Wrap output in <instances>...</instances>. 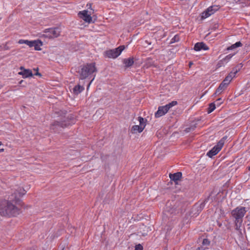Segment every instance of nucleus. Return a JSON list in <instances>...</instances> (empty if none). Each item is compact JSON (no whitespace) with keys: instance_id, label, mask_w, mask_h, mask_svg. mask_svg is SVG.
I'll return each instance as SVG.
<instances>
[{"instance_id":"obj_4","label":"nucleus","mask_w":250,"mask_h":250,"mask_svg":"<svg viewBox=\"0 0 250 250\" xmlns=\"http://www.w3.org/2000/svg\"><path fill=\"white\" fill-rule=\"evenodd\" d=\"M74 119L72 117L71 115H69L66 120H64L61 122H59L58 121H55L51 125V129L54 130V131H57L58 128L60 127H66L70 125L74 124Z\"/></svg>"},{"instance_id":"obj_9","label":"nucleus","mask_w":250,"mask_h":250,"mask_svg":"<svg viewBox=\"0 0 250 250\" xmlns=\"http://www.w3.org/2000/svg\"><path fill=\"white\" fill-rule=\"evenodd\" d=\"M139 125H135L132 127L131 132L132 133H140L143 131L146 126L145 119L141 117H139Z\"/></svg>"},{"instance_id":"obj_8","label":"nucleus","mask_w":250,"mask_h":250,"mask_svg":"<svg viewBox=\"0 0 250 250\" xmlns=\"http://www.w3.org/2000/svg\"><path fill=\"white\" fill-rule=\"evenodd\" d=\"M60 29L59 28H51L44 30L42 36L47 38L58 37L60 34Z\"/></svg>"},{"instance_id":"obj_31","label":"nucleus","mask_w":250,"mask_h":250,"mask_svg":"<svg viewBox=\"0 0 250 250\" xmlns=\"http://www.w3.org/2000/svg\"><path fill=\"white\" fill-rule=\"evenodd\" d=\"M36 75H40L39 73H37Z\"/></svg>"},{"instance_id":"obj_6","label":"nucleus","mask_w":250,"mask_h":250,"mask_svg":"<svg viewBox=\"0 0 250 250\" xmlns=\"http://www.w3.org/2000/svg\"><path fill=\"white\" fill-rule=\"evenodd\" d=\"M228 137L225 136L223 137L211 150L208 152L207 155L209 158H212L213 156L216 155L221 149L223 146L225 141L227 140Z\"/></svg>"},{"instance_id":"obj_11","label":"nucleus","mask_w":250,"mask_h":250,"mask_svg":"<svg viewBox=\"0 0 250 250\" xmlns=\"http://www.w3.org/2000/svg\"><path fill=\"white\" fill-rule=\"evenodd\" d=\"M26 191L23 188H19L14 193H12L9 198L11 201L17 202L19 200V198L24 195Z\"/></svg>"},{"instance_id":"obj_21","label":"nucleus","mask_w":250,"mask_h":250,"mask_svg":"<svg viewBox=\"0 0 250 250\" xmlns=\"http://www.w3.org/2000/svg\"><path fill=\"white\" fill-rule=\"evenodd\" d=\"M32 42H33V41H28V40H22V39L18 41V43L19 44H23V43H24V44H26V45H27L28 46H29L30 47H32Z\"/></svg>"},{"instance_id":"obj_14","label":"nucleus","mask_w":250,"mask_h":250,"mask_svg":"<svg viewBox=\"0 0 250 250\" xmlns=\"http://www.w3.org/2000/svg\"><path fill=\"white\" fill-rule=\"evenodd\" d=\"M194 49L196 51H200L201 50H208L209 49V48L204 42H199L195 43Z\"/></svg>"},{"instance_id":"obj_17","label":"nucleus","mask_w":250,"mask_h":250,"mask_svg":"<svg viewBox=\"0 0 250 250\" xmlns=\"http://www.w3.org/2000/svg\"><path fill=\"white\" fill-rule=\"evenodd\" d=\"M238 71V69L236 68H234L232 70V71L228 75V76L225 78L226 79L229 80V81H231L233 78H234L237 73Z\"/></svg>"},{"instance_id":"obj_16","label":"nucleus","mask_w":250,"mask_h":250,"mask_svg":"<svg viewBox=\"0 0 250 250\" xmlns=\"http://www.w3.org/2000/svg\"><path fill=\"white\" fill-rule=\"evenodd\" d=\"M42 45V42L39 40L33 41L32 47H34L35 50H41V47Z\"/></svg>"},{"instance_id":"obj_12","label":"nucleus","mask_w":250,"mask_h":250,"mask_svg":"<svg viewBox=\"0 0 250 250\" xmlns=\"http://www.w3.org/2000/svg\"><path fill=\"white\" fill-rule=\"evenodd\" d=\"M78 15L81 19H83L85 22L88 23L92 22V20L90 12H88L87 10H84L80 11Z\"/></svg>"},{"instance_id":"obj_23","label":"nucleus","mask_w":250,"mask_h":250,"mask_svg":"<svg viewBox=\"0 0 250 250\" xmlns=\"http://www.w3.org/2000/svg\"><path fill=\"white\" fill-rule=\"evenodd\" d=\"M234 54H229L225 57L224 59L220 61V62L223 63L225 62V63H227L232 57Z\"/></svg>"},{"instance_id":"obj_24","label":"nucleus","mask_w":250,"mask_h":250,"mask_svg":"<svg viewBox=\"0 0 250 250\" xmlns=\"http://www.w3.org/2000/svg\"><path fill=\"white\" fill-rule=\"evenodd\" d=\"M215 108L216 106L215 103H212L210 104L208 110V113H210L212 112L215 109Z\"/></svg>"},{"instance_id":"obj_26","label":"nucleus","mask_w":250,"mask_h":250,"mask_svg":"<svg viewBox=\"0 0 250 250\" xmlns=\"http://www.w3.org/2000/svg\"><path fill=\"white\" fill-rule=\"evenodd\" d=\"M223 103V100L221 98L218 99L215 102V105L219 106Z\"/></svg>"},{"instance_id":"obj_15","label":"nucleus","mask_w":250,"mask_h":250,"mask_svg":"<svg viewBox=\"0 0 250 250\" xmlns=\"http://www.w3.org/2000/svg\"><path fill=\"white\" fill-rule=\"evenodd\" d=\"M169 176L171 180L177 183L182 177V173L179 172L174 174H169Z\"/></svg>"},{"instance_id":"obj_1","label":"nucleus","mask_w":250,"mask_h":250,"mask_svg":"<svg viewBox=\"0 0 250 250\" xmlns=\"http://www.w3.org/2000/svg\"><path fill=\"white\" fill-rule=\"evenodd\" d=\"M97 71L95 63H87L83 66L79 70V73L81 80H83L86 79L92 78L91 81L88 83L87 88L94 80Z\"/></svg>"},{"instance_id":"obj_22","label":"nucleus","mask_w":250,"mask_h":250,"mask_svg":"<svg viewBox=\"0 0 250 250\" xmlns=\"http://www.w3.org/2000/svg\"><path fill=\"white\" fill-rule=\"evenodd\" d=\"M242 45V44L240 42H237L234 44L231 45L228 48V50H232L238 47H240Z\"/></svg>"},{"instance_id":"obj_27","label":"nucleus","mask_w":250,"mask_h":250,"mask_svg":"<svg viewBox=\"0 0 250 250\" xmlns=\"http://www.w3.org/2000/svg\"><path fill=\"white\" fill-rule=\"evenodd\" d=\"M143 246L141 244L137 245L135 246V250H143Z\"/></svg>"},{"instance_id":"obj_30","label":"nucleus","mask_w":250,"mask_h":250,"mask_svg":"<svg viewBox=\"0 0 250 250\" xmlns=\"http://www.w3.org/2000/svg\"><path fill=\"white\" fill-rule=\"evenodd\" d=\"M23 82L22 80L20 82V83L21 84L22 83V82Z\"/></svg>"},{"instance_id":"obj_28","label":"nucleus","mask_w":250,"mask_h":250,"mask_svg":"<svg viewBox=\"0 0 250 250\" xmlns=\"http://www.w3.org/2000/svg\"><path fill=\"white\" fill-rule=\"evenodd\" d=\"M230 82L229 81V80H228L227 79H225L222 83H223L224 84H225V85L227 86Z\"/></svg>"},{"instance_id":"obj_2","label":"nucleus","mask_w":250,"mask_h":250,"mask_svg":"<svg viewBox=\"0 0 250 250\" xmlns=\"http://www.w3.org/2000/svg\"><path fill=\"white\" fill-rule=\"evenodd\" d=\"M247 212L246 208L238 207L231 211V214L234 219L235 229H240L243 222V217Z\"/></svg>"},{"instance_id":"obj_10","label":"nucleus","mask_w":250,"mask_h":250,"mask_svg":"<svg viewBox=\"0 0 250 250\" xmlns=\"http://www.w3.org/2000/svg\"><path fill=\"white\" fill-rule=\"evenodd\" d=\"M219 9L218 5H212L209 6L206 11L202 13V18L206 19L213 14L215 12L217 11Z\"/></svg>"},{"instance_id":"obj_3","label":"nucleus","mask_w":250,"mask_h":250,"mask_svg":"<svg viewBox=\"0 0 250 250\" xmlns=\"http://www.w3.org/2000/svg\"><path fill=\"white\" fill-rule=\"evenodd\" d=\"M2 207H0V214L2 216H13L19 213L17 207L10 202L4 201L2 204Z\"/></svg>"},{"instance_id":"obj_32","label":"nucleus","mask_w":250,"mask_h":250,"mask_svg":"<svg viewBox=\"0 0 250 250\" xmlns=\"http://www.w3.org/2000/svg\"><path fill=\"white\" fill-rule=\"evenodd\" d=\"M1 142H0V146H1Z\"/></svg>"},{"instance_id":"obj_20","label":"nucleus","mask_w":250,"mask_h":250,"mask_svg":"<svg viewBox=\"0 0 250 250\" xmlns=\"http://www.w3.org/2000/svg\"><path fill=\"white\" fill-rule=\"evenodd\" d=\"M226 87L227 86H226L223 83H221L218 88L216 89L215 94L218 95L220 94L222 91L226 88Z\"/></svg>"},{"instance_id":"obj_13","label":"nucleus","mask_w":250,"mask_h":250,"mask_svg":"<svg viewBox=\"0 0 250 250\" xmlns=\"http://www.w3.org/2000/svg\"><path fill=\"white\" fill-rule=\"evenodd\" d=\"M21 71L19 72L18 74L22 75L23 78H26L33 76L32 71L29 69H25L23 66H21L20 68Z\"/></svg>"},{"instance_id":"obj_25","label":"nucleus","mask_w":250,"mask_h":250,"mask_svg":"<svg viewBox=\"0 0 250 250\" xmlns=\"http://www.w3.org/2000/svg\"><path fill=\"white\" fill-rule=\"evenodd\" d=\"M202 244L203 246L202 247H205V246H208L210 244V241L207 239H204Z\"/></svg>"},{"instance_id":"obj_7","label":"nucleus","mask_w":250,"mask_h":250,"mask_svg":"<svg viewBox=\"0 0 250 250\" xmlns=\"http://www.w3.org/2000/svg\"><path fill=\"white\" fill-rule=\"evenodd\" d=\"M125 48V47L124 45H121L116 48L109 49L104 51V56L107 58L115 59L120 55Z\"/></svg>"},{"instance_id":"obj_19","label":"nucleus","mask_w":250,"mask_h":250,"mask_svg":"<svg viewBox=\"0 0 250 250\" xmlns=\"http://www.w3.org/2000/svg\"><path fill=\"white\" fill-rule=\"evenodd\" d=\"M84 87L80 84L76 85L73 88V92L75 94L78 95L84 90Z\"/></svg>"},{"instance_id":"obj_5","label":"nucleus","mask_w":250,"mask_h":250,"mask_svg":"<svg viewBox=\"0 0 250 250\" xmlns=\"http://www.w3.org/2000/svg\"><path fill=\"white\" fill-rule=\"evenodd\" d=\"M177 104V102L176 101H172L165 105L159 106L158 110L155 113V117L159 118L165 115L171 108Z\"/></svg>"},{"instance_id":"obj_29","label":"nucleus","mask_w":250,"mask_h":250,"mask_svg":"<svg viewBox=\"0 0 250 250\" xmlns=\"http://www.w3.org/2000/svg\"><path fill=\"white\" fill-rule=\"evenodd\" d=\"M196 250H206V248L203 247H199L197 248Z\"/></svg>"},{"instance_id":"obj_18","label":"nucleus","mask_w":250,"mask_h":250,"mask_svg":"<svg viewBox=\"0 0 250 250\" xmlns=\"http://www.w3.org/2000/svg\"><path fill=\"white\" fill-rule=\"evenodd\" d=\"M123 63L126 67L131 66L134 63V61L133 58H127L125 59L123 61Z\"/></svg>"}]
</instances>
